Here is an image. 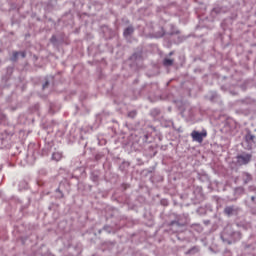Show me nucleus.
<instances>
[{
  "instance_id": "412c9836",
  "label": "nucleus",
  "mask_w": 256,
  "mask_h": 256,
  "mask_svg": "<svg viewBox=\"0 0 256 256\" xmlns=\"http://www.w3.org/2000/svg\"><path fill=\"white\" fill-rule=\"evenodd\" d=\"M170 28L173 29V25H170Z\"/></svg>"
},
{
  "instance_id": "ddd939ff",
  "label": "nucleus",
  "mask_w": 256,
  "mask_h": 256,
  "mask_svg": "<svg viewBox=\"0 0 256 256\" xmlns=\"http://www.w3.org/2000/svg\"><path fill=\"white\" fill-rule=\"evenodd\" d=\"M19 59V52H13L11 61H17Z\"/></svg>"
},
{
  "instance_id": "4468645a",
  "label": "nucleus",
  "mask_w": 256,
  "mask_h": 256,
  "mask_svg": "<svg viewBox=\"0 0 256 256\" xmlns=\"http://www.w3.org/2000/svg\"><path fill=\"white\" fill-rule=\"evenodd\" d=\"M212 13H216V14L221 13V8H219V7L214 8L212 10Z\"/></svg>"
},
{
  "instance_id": "4be33fe9",
  "label": "nucleus",
  "mask_w": 256,
  "mask_h": 256,
  "mask_svg": "<svg viewBox=\"0 0 256 256\" xmlns=\"http://www.w3.org/2000/svg\"><path fill=\"white\" fill-rule=\"evenodd\" d=\"M104 229L106 230V229H107V226H105Z\"/></svg>"
},
{
  "instance_id": "f03ea898",
  "label": "nucleus",
  "mask_w": 256,
  "mask_h": 256,
  "mask_svg": "<svg viewBox=\"0 0 256 256\" xmlns=\"http://www.w3.org/2000/svg\"><path fill=\"white\" fill-rule=\"evenodd\" d=\"M252 159L253 155L251 153L243 152L236 156V165H238L239 167H243V165H249Z\"/></svg>"
},
{
  "instance_id": "f3484780",
  "label": "nucleus",
  "mask_w": 256,
  "mask_h": 256,
  "mask_svg": "<svg viewBox=\"0 0 256 256\" xmlns=\"http://www.w3.org/2000/svg\"><path fill=\"white\" fill-rule=\"evenodd\" d=\"M19 55L22 57V59H25L27 54L25 52H19Z\"/></svg>"
},
{
  "instance_id": "0eeeda50",
  "label": "nucleus",
  "mask_w": 256,
  "mask_h": 256,
  "mask_svg": "<svg viewBox=\"0 0 256 256\" xmlns=\"http://www.w3.org/2000/svg\"><path fill=\"white\" fill-rule=\"evenodd\" d=\"M224 213L231 217V215H235L237 213V209L234 206H228L224 209Z\"/></svg>"
},
{
  "instance_id": "f257e3e1",
  "label": "nucleus",
  "mask_w": 256,
  "mask_h": 256,
  "mask_svg": "<svg viewBox=\"0 0 256 256\" xmlns=\"http://www.w3.org/2000/svg\"><path fill=\"white\" fill-rule=\"evenodd\" d=\"M227 237H230V239H232V241H234V242L240 241L241 232H235V231H233V227L226 226L221 238L223 239V241H225V239H227Z\"/></svg>"
},
{
  "instance_id": "f8f14e48",
  "label": "nucleus",
  "mask_w": 256,
  "mask_h": 256,
  "mask_svg": "<svg viewBox=\"0 0 256 256\" xmlns=\"http://www.w3.org/2000/svg\"><path fill=\"white\" fill-rule=\"evenodd\" d=\"M150 113H151L152 117H157V116L161 115V110H159V108H154L151 110Z\"/></svg>"
},
{
  "instance_id": "7ed1b4c3",
  "label": "nucleus",
  "mask_w": 256,
  "mask_h": 256,
  "mask_svg": "<svg viewBox=\"0 0 256 256\" xmlns=\"http://www.w3.org/2000/svg\"><path fill=\"white\" fill-rule=\"evenodd\" d=\"M191 137L193 141H197V143H203V139L207 137V130H202V132L199 131H192Z\"/></svg>"
},
{
  "instance_id": "dca6fc26",
  "label": "nucleus",
  "mask_w": 256,
  "mask_h": 256,
  "mask_svg": "<svg viewBox=\"0 0 256 256\" xmlns=\"http://www.w3.org/2000/svg\"><path fill=\"white\" fill-rule=\"evenodd\" d=\"M195 251H199V249H197L196 247H194V248L190 249V250L188 251V253H195Z\"/></svg>"
},
{
  "instance_id": "423d86ee",
  "label": "nucleus",
  "mask_w": 256,
  "mask_h": 256,
  "mask_svg": "<svg viewBox=\"0 0 256 256\" xmlns=\"http://www.w3.org/2000/svg\"><path fill=\"white\" fill-rule=\"evenodd\" d=\"M241 178L244 185H247L253 181V176L249 172H242Z\"/></svg>"
},
{
  "instance_id": "9b49d317",
  "label": "nucleus",
  "mask_w": 256,
  "mask_h": 256,
  "mask_svg": "<svg viewBox=\"0 0 256 256\" xmlns=\"http://www.w3.org/2000/svg\"><path fill=\"white\" fill-rule=\"evenodd\" d=\"M164 67H171L173 65V59L165 58L163 60Z\"/></svg>"
},
{
  "instance_id": "a211bd4d",
  "label": "nucleus",
  "mask_w": 256,
  "mask_h": 256,
  "mask_svg": "<svg viewBox=\"0 0 256 256\" xmlns=\"http://www.w3.org/2000/svg\"><path fill=\"white\" fill-rule=\"evenodd\" d=\"M47 85H49V81H46L43 86H42V89H45L47 87Z\"/></svg>"
},
{
  "instance_id": "6e6552de",
  "label": "nucleus",
  "mask_w": 256,
  "mask_h": 256,
  "mask_svg": "<svg viewBox=\"0 0 256 256\" xmlns=\"http://www.w3.org/2000/svg\"><path fill=\"white\" fill-rule=\"evenodd\" d=\"M52 161H61L63 159V153L62 152H54L51 157Z\"/></svg>"
},
{
  "instance_id": "20e7f679",
  "label": "nucleus",
  "mask_w": 256,
  "mask_h": 256,
  "mask_svg": "<svg viewBox=\"0 0 256 256\" xmlns=\"http://www.w3.org/2000/svg\"><path fill=\"white\" fill-rule=\"evenodd\" d=\"M245 141L248 143V149H253V147H255V135L251 133V130H247Z\"/></svg>"
},
{
  "instance_id": "6ab92c4d",
  "label": "nucleus",
  "mask_w": 256,
  "mask_h": 256,
  "mask_svg": "<svg viewBox=\"0 0 256 256\" xmlns=\"http://www.w3.org/2000/svg\"><path fill=\"white\" fill-rule=\"evenodd\" d=\"M22 185H25V187H27V183L26 182H21Z\"/></svg>"
},
{
  "instance_id": "aec40b11",
  "label": "nucleus",
  "mask_w": 256,
  "mask_h": 256,
  "mask_svg": "<svg viewBox=\"0 0 256 256\" xmlns=\"http://www.w3.org/2000/svg\"><path fill=\"white\" fill-rule=\"evenodd\" d=\"M255 200V196H252V201H254Z\"/></svg>"
},
{
  "instance_id": "39448f33",
  "label": "nucleus",
  "mask_w": 256,
  "mask_h": 256,
  "mask_svg": "<svg viewBox=\"0 0 256 256\" xmlns=\"http://www.w3.org/2000/svg\"><path fill=\"white\" fill-rule=\"evenodd\" d=\"M171 231L174 233H179L181 231V227H185V223H180L179 221L170 222Z\"/></svg>"
},
{
  "instance_id": "2eb2a0df",
  "label": "nucleus",
  "mask_w": 256,
  "mask_h": 256,
  "mask_svg": "<svg viewBox=\"0 0 256 256\" xmlns=\"http://www.w3.org/2000/svg\"><path fill=\"white\" fill-rule=\"evenodd\" d=\"M135 115H137L136 111H132L128 113V117H131L133 119V117H135Z\"/></svg>"
},
{
  "instance_id": "1a4fd4ad",
  "label": "nucleus",
  "mask_w": 256,
  "mask_h": 256,
  "mask_svg": "<svg viewBox=\"0 0 256 256\" xmlns=\"http://www.w3.org/2000/svg\"><path fill=\"white\" fill-rule=\"evenodd\" d=\"M134 31L135 29L133 28V26H128L126 29H124L123 35L124 37H129L130 35H133Z\"/></svg>"
},
{
  "instance_id": "9d476101",
  "label": "nucleus",
  "mask_w": 256,
  "mask_h": 256,
  "mask_svg": "<svg viewBox=\"0 0 256 256\" xmlns=\"http://www.w3.org/2000/svg\"><path fill=\"white\" fill-rule=\"evenodd\" d=\"M179 33V31H170V32H166L163 28H162V33L159 35V37H163L165 35H175Z\"/></svg>"
}]
</instances>
